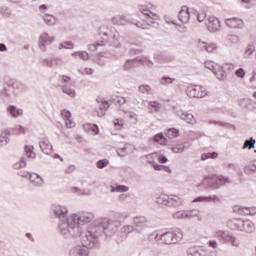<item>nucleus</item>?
<instances>
[{
    "label": "nucleus",
    "instance_id": "1",
    "mask_svg": "<svg viewBox=\"0 0 256 256\" xmlns=\"http://www.w3.org/2000/svg\"><path fill=\"white\" fill-rule=\"evenodd\" d=\"M92 219H95V214L85 211L79 214H71L66 220L59 222V232L65 239H72V237H79L80 235L82 241V245H76L70 250V256H89L88 247L97 245V233L90 230L81 233V228H79L80 223H91Z\"/></svg>",
    "mask_w": 256,
    "mask_h": 256
},
{
    "label": "nucleus",
    "instance_id": "2",
    "mask_svg": "<svg viewBox=\"0 0 256 256\" xmlns=\"http://www.w3.org/2000/svg\"><path fill=\"white\" fill-rule=\"evenodd\" d=\"M183 239V231L181 229H175L163 234L155 233L154 241L156 243L162 242L164 245H173L179 243Z\"/></svg>",
    "mask_w": 256,
    "mask_h": 256
},
{
    "label": "nucleus",
    "instance_id": "3",
    "mask_svg": "<svg viewBox=\"0 0 256 256\" xmlns=\"http://www.w3.org/2000/svg\"><path fill=\"white\" fill-rule=\"evenodd\" d=\"M153 7V5L143 6L139 5L138 10L139 13L143 14L144 17H146V22L137 21L135 25L139 27L140 29H149V25L151 23H155V21H159V16L157 13L152 12L150 9Z\"/></svg>",
    "mask_w": 256,
    "mask_h": 256
},
{
    "label": "nucleus",
    "instance_id": "4",
    "mask_svg": "<svg viewBox=\"0 0 256 256\" xmlns=\"http://www.w3.org/2000/svg\"><path fill=\"white\" fill-rule=\"evenodd\" d=\"M215 237L217 239H221L222 241H224V243H230L232 247H239L241 245V242L238 240L237 237L223 230H217L215 232Z\"/></svg>",
    "mask_w": 256,
    "mask_h": 256
},
{
    "label": "nucleus",
    "instance_id": "5",
    "mask_svg": "<svg viewBox=\"0 0 256 256\" xmlns=\"http://www.w3.org/2000/svg\"><path fill=\"white\" fill-rule=\"evenodd\" d=\"M215 237L217 239H221L222 241H224V243H230L232 247H239L241 245V242L238 240L237 237L223 230H217L215 232Z\"/></svg>",
    "mask_w": 256,
    "mask_h": 256
},
{
    "label": "nucleus",
    "instance_id": "6",
    "mask_svg": "<svg viewBox=\"0 0 256 256\" xmlns=\"http://www.w3.org/2000/svg\"><path fill=\"white\" fill-rule=\"evenodd\" d=\"M68 213L69 209L63 204L55 203L50 207V215L56 219H63V217H67Z\"/></svg>",
    "mask_w": 256,
    "mask_h": 256
},
{
    "label": "nucleus",
    "instance_id": "7",
    "mask_svg": "<svg viewBox=\"0 0 256 256\" xmlns=\"http://www.w3.org/2000/svg\"><path fill=\"white\" fill-rule=\"evenodd\" d=\"M205 67L206 69H209V71H213L214 75H216L217 79H219L220 81H223V79L227 77V74L223 70V66L213 61H206Z\"/></svg>",
    "mask_w": 256,
    "mask_h": 256
},
{
    "label": "nucleus",
    "instance_id": "8",
    "mask_svg": "<svg viewBox=\"0 0 256 256\" xmlns=\"http://www.w3.org/2000/svg\"><path fill=\"white\" fill-rule=\"evenodd\" d=\"M204 183L207 184L208 189H219L221 185L231 183V180L224 176H218L216 178H205Z\"/></svg>",
    "mask_w": 256,
    "mask_h": 256
},
{
    "label": "nucleus",
    "instance_id": "9",
    "mask_svg": "<svg viewBox=\"0 0 256 256\" xmlns=\"http://www.w3.org/2000/svg\"><path fill=\"white\" fill-rule=\"evenodd\" d=\"M103 227L108 237L115 235L117 231H119V227H121V222L116 220H104Z\"/></svg>",
    "mask_w": 256,
    "mask_h": 256
},
{
    "label": "nucleus",
    "instance_id": "10",
    "mask_svg": "<svg viewBox=\"0 0 256 256\" xmlns=\"http://www.w3.org/2000/svg\"><path fill=\"white\" fill-rule=\"evenodd\" d=\"M186 93L188 97H198L202 99L207 95V90L201 85H190L187 87Z\"/></svg>",
    "mask_w": 256,
    "mask_h": 256
},
{
    "label": "nucleus",
    "instance_id": "11",
    "mask_svg": "<svg viewBox=\"0 0 256 256\" xmlns=\"http://www.w3.org/2000/svg\"><path fill=\"white\" fill-rule=\"evenodd\" d=\"M55 41V37L50 36L49 33L44 32L39 36L38 39V47L41 51H45L47 49V45H51Z\"/></svg>",
    "mask_w": 256,
    "mask_h": 256
},
{
    "label": "nucleus",
    "instance_id": "12",
    "mask_svg": "<svg viewBox=\"0 0 256 256\" xmlns=\"http://www.w3.org/2000/svg\"><path fill=\"white\" fill-rule=\"evenodd\" d=\"M206 27L210 33H217L221 31V21L215 16H210L207 20Z\"/></svg>",
    "mask_w": 256,
    "mask_h": 256
},
{
    "label": "nucleus",
    "instance_id": "13",
    "mask_svg": "<svg viewBox=\"0 0 256 256\" xmlns=\"http://www.w3.org/2000/svg\"><path fill=\"white\" fill-rule=\"evenodd\" d=\"M224 23L229 29H243L245 27V22L241 18H226Z\"/></svg>",
    "mask_w": 256,
    "mask_h": 256
},
{
    "label": "nucleus",
    "instance_id": "14",
    "mask_svg": "<svg viewBox=\"0 0 256 256\" xmlns=\"http://www.w3.org/2000/svg\"><path fill=\"white\" fill-rule=\"evenodd\" d=\"M143 159L151 165L154 171H161V164H157V152H153L143 156Z\"/></svg>",
    "mask_w": 256,
    "mask_h": 256
},
{
    "label": "nucleus",
    "instance_id": "15",
    "mask_svg": "<svg viewBox=\"0 0 256 256\" xmlns=\"http://www.w3.org/2000/svg\"><path fill=\"white\" fill-rule=\"evenodd\" d=\"M29 181L33 187H43V185H45V179H43V176L35 172H32V174H30Z\"/></svg>",
    "mask_w": 256,
    "mask_h": 256
},
{
    "label": "nucleus",
    "instance_id": "16",
    "mask_svg": "<svg viewBox=\"0 0 256 256\" xmlns=\"http://www.w3.org/2000/svg\"><path fill=\"white\" fill-rule=\"evenodd\" d=\"M178 18L181 23H189L191 19V9L187 6H182L181 10L179 11Z\"/></svg>",
    "mask_w": 256,
    "mask_h": 256
},
{
    "label": "nucleus",
    "instance_id": "17",
    "mask_svg": "<svg viewBox=\"0 0 256 256\" xmlns=\"http://www.w3.org/2000/svg\"><path fill=\"white\" fill-rule=\"evenodd\" d=\"M197 45L198 47H200V49H204V51H207V53H213L217 51V45L213 42L207 43L203 40H198Z\"/></svg>",
    "mask_w": 256,
    "mask_h": 256
},
{
    "label": "nucleus",
    "instance_id": "18",
    "mask_svg": "<svg viewBox=\"0 0 256 256\" xmlns=\"http://www.w3.org/2000/svg\"><path fill=\"white\" fill-rule=\"evenodd\" d=\"M176 115H177V117L182 119V121H185L186 123H189L190 125H195V123H197L195 116H193V114H191V113H187V112L181 113L179 111H176Z\"/></svg>",
    "mask_w": 256,
    "mask_h": 256
},
{
    "label": "nucleus",
    "instance_id": "19",
    "mask_svg": "<svg viewBox=\"0 0 256 256\" xmlns=\"http://www.w3.org/2000/svg\"><path fill=\"white\" fill-rule=\"evenodd\" d=\"M11 131L8 129L3 130L0 133V147H7L9 141H11Z\"/></svg>",
    "mask_w": 256,
    "mask_h": 256
},
{
    "label": "nucleus",
    "instance_id": "20",
    "mask_svg": "<svg viewBox=\"0 0 256 256\" xmlns=\"http://www.w3.org/2000/svg\"><path fill=\"white\" fill-rule=\"evenodd\" d=\"M39 147L45 155H51L53 153V145L47 139L40 141Z\"/></svg>",
    "mask_w": 256,
    "mask_h": 256
},
{
    "label": "nucleus",
    "instance_id": "21",
    "mask_svg": "<svg viewBox=\"0 0 256 256\" xmlns=\"http://www.w3.org/2000/svg\"><path fill=\"white\" fill-rule=\"evenodd\" d=\"M186 219H197V221H203V215H201V211L197 209L186 210Z\"/></svg>",
    "mask_w": 256,
    "mask_h": 256
},
{
    "label": "nucleus",
    "instance_id": "22",
    "mask_svg": "<svg viewBox=\"0 0 256 256\" xmlns=\"http://www.w3.org/2000/svg\"><path fill=\"white\" fill-rule=\"evenodd\" d=\"M84 131L90 133L91 135H99V126L96 124L87 123L83 125Z\"/></svg>",
    "mask_w": 256,
    "mask_h": 256
},
{
    "label": "nucleus",
    "instance_id": "23",
    "mask_svg": "<svg viewBox=\"0 0 256 256\" xmlns=\"http://www.w3.org/2000/svg\"><path fill=\"white\" fill-rule=\"evenodd\" d=\"M133 223H134L135 229H141L145 227L147 223V218H145V216H136L133 218Z\"/></svg>",
    "mask_w": 256,
    "mask_h": 256
},
{
    "label": "nucleus",
    "instance_id": "24",
    "mask_svg": "<svg viewBox=\"0 0 256 256\" xmlns=\"http://www.w3.org/2000/svg\"><path fill=\"white\" fill-rule=\"evenodd\" d=\"M190 13L191 15H195L198 23H203V21L207 19V13H205V11H197L196 9L191 8Z\"/></svg>",
    "mask_w": 256,
    "mask_h": 256
},
{
    "label": "nucleus",
    "instance_id": "25",
    "mask_svg": "<svg viewBox=\"0 0 256 256\" xmlns=\"http://www.w3.org/2000/svg\"><path fill=\"white\" fill-rule=\"evenodd\" d=\"M112 127L115 129V131H121L123 127H125V119L123 118H114L112 121Z\"/></svg>",
    "mask_w": 256,
    "mask_h": 256
},
{
    "label": "nucleus",
    "instance_id": "26",
    "mask_svg": "<svg viewBox=\"0 0 256 256\" xmlns=\"http://www.w3.org/2000/svg\"><path fill=\"white\" fill-rule=\"evenodd\" d=\"M8 112L10 113L11 117H14L17 119V117H23V109L18 108L17 106H9Z\"/></svg>",
    "mask_w": 256,
    "mask_h": 256
},
{
    "label": "nucleus",
    "instance_id": "27",
    "mask_svg": "<svg viewBox=\"0 0 256 256\" xmlns=\"http://www.w3.org/2000/svg\"><path fill=\"white\" fill-rule=\"evenodd\" d=\"M139 61H143V59H131V60H127L124 63V69L125 71H131V69H135V67H137V64L139 63Z\"/></svg>",
    "mask_w": 256,
    "mask_h": 256
},
{
    "label": "nucleus",
    "instance_id": "28",
    "mask_svg": "<svg viewBox=\"0 0 256 256\" xmlns=\"http://www.w3.org/2000/svg\"><path fill=\"white\" fill-rule=\"evenodd\" d=\"M27 131L28 128L21 124H17L12 128L13 135H25Z\"/></svg>",
    "mask_w": 256,
    "mask_h": 256
},
{
    "label": "nucleus",
    "instance_id": "29",
    "mask_svg": "<svg viewBox=\"0 0 256 256\" xmlns=\"http://www.w3.org/2000/svg\"><path fill=\"white\" fill-rule=\"evenodd\" d=\"M153 141L154 143H158V145H163V146L167 145L168 143V140L165 137V135H163V133L156 134L153 138Z\"/></svg>",
    "mask_w": 256,
    "mask_h": 256
},
{
    "label": "nucleus",
    "instance_id": "30",
    "mask_svg": "<svg viewBox=\"0 0 256 256\" xmlns=\"http://www.w3.org/2000/svg\"><path fill=\"white\" fill-rule=\"evenodd\" d=\"M254 53H255V44L250 43L245 47L243 56L245 59H249V57H251V55H253Z\"/></svg>",
    "mask_w": 256,
    "mask_h": 256
},
{
    "label": "nucleus",
    "instance_id": "31",
    "mask_svg": "<svg viewBox=\"0 0 256 256\" xmlns=\"http://www.w3.org/2000/svg\"><path fill=\"white\" fill-rule=\"evenodd\" d=\"M155 201L158 205H169V195L160 194L155 198Z\"/></svg>",
    "mask_w": 256,
    "mask_h": 256
},
{
    "label": "nucleus",
    "instance_id": "32",
    "mask_svg": "<svg viewBox=\"0 0 256 256\" xmlns=\"http://www.w3.org/2000/svg\"><path fill=\"white\" fill-rule=\"evenodd\" d=\"M242 231L245 233H253L255 231V223H253L251 220L244 221Z\"/></svg>",
    "mask_w": 256,
    "mask_h": 256
},
{
    "label": "nucleus",
    "instance_id": "33",
    "mask_svg": "<svg viewBox=\"0 0 256 256\" xmlns=\"http://www.w3.org/2000/svg\"><path fill=\"white\" fill-rule=\"evenodd\" d=\"M24 151L28 159H35V157H37V154H35V147H33V145H26L24 147Z\"/></svg>",
    "mask_w": 256,
    "mask_h": 256
},
{
    "label": "nucleus",
    "instance_id": "34",
    "mask_svg": "<svg viewBox=\"0 0 256 256\" xmlns=\"http://www.w3.org/2000/svg\"><path fill=\"white\" fill-rule=\"evenodd\" d=\"M61 91L65 93V95H68V97H71L72 99L77 95V92L75 89L71 88L70 86L63 85L61 87Z\"/></svg>",
    "mask_w": 256,
    "mask_h": 256
},
{
    "label": "nucleus",
    "instance_id": "35",
    "mask_svg": "<svg viewBox=\"0 0 256 256\" xmlns=\"http://www.w3.org/2000/svg\"><path fill=\"white\" fill-rule=\"evenodd\" d=\"M111 193H127L129 187L125 185L111 186Z\"/></svg>",
    "mask_w": 256,
    "mask_h": 256
},
{
    "label": "nucleus",
    "instance_id": "36",
    "mask_svg": "<svg viewBox=\"0 0 256 256\" xmlns=\"http://www.w3.org/2000/svg\"><path fill=\"white\" fill-rule=\"evenodd\" d=\"M43 20L46 25H55L57 23V18L51 14H44Z\"/></svg>",
    "mask_w": 256,
    "mask_h": 256
},
{
    "label": "nucleus",
    "instance_id": "37",
    "mask_svg": "<svg viewBox=\"0 0 256 256\" xmlns=\"http://www.w3.org/2000/svg\"><path fill=\"white\" fill-rule=\"evenodd\" d=\"M255 143L256 140L253 137H251L244 142L242 149H255Z\"/></svg>",
    "mask_w": 256,
    "mask_h": 256
},
{
    "label": "nucleus",
    "instance_id": "38",
    "mask_svg": "<svg viewBox=\"0 0 256 256\" xmlns=\"http://www.w3.org/2000/svg\"><path fill=\"white\" fill-rule=\"evenodd\" d=\"M27 167V161L24 157H22L18 162L13 164V169L19 170V169H25Z\"/></svg>",
    "mask_w": 256,
    "mask_h": 256
},
{
    "label": "nucleus",
    "instance_id": "39",
    "mask_svg": "<svg viewBox=\"0 0 256 256\" xmlns=\"http://www.w3.org/2000/svg\"><path fill=\"white\" fill-rule=\"evenodd\" d=\"M255 171H256V160H253L248 165H246L244 168V172L247 174L255 173Z\"/></svg>",
    "mask_w": 256,
    "mask_h": 256
},
{
    "label": "nucleus",
    "instance_id": "40",
    "mask_svg": "<svg viewBox=\"0 0 256 256\" xmlns=\"http://www.w3.org/2000/svg\"><path fill=\"white\" fill-rule=\"evenodd\" d=\"M11 97V90L9 87H4L0 89V98L1 99H9Z\"/></svg>",
    "mask_w": 256,
    "mask_h": 256
},
{
    "label": "nucleus",
    "instance_id": "41",
    "mask_svg": "<svg viewBox=\"0 0 256 256\" xmlns=\"http://www.w3.org/2000/svg\"><path fill=\"white\" fill-rule=\"evenodd\" d=\"M122 113H125L127 115L128 119H134V121H139V118L135 112L118 110V115H122Z\"/></svg>",
    "mask_w": 256,
    "mask_h": 256
},
{
    "label": "nucleus",
    "instance_id": "42",
    "mask_svg": "<svg viewBox=\"0 0 256 256\" xmlns=\"http://www.w3.org/2000/svg\"><path fill=\"white\" fill-rule=\"evenodd\" d=\"M219 154L217 152H208L201 155L202 161H207V159H217Z\"/></svg>",
    "mask_w": 256,
    "mask_h": 256
},
{
    "label": "nucleus",
    "instance_id": "43",
    "mask_svg": "<svg viewBox=\"0 0 256 256\" xmlns=\"http://www.w3.org/2000/svg\"><path fill=\"white\" fill-rule=\"evenodd\" d=\"M174 219H187V210H178L173 214Z\"/></svg>",
    "mask_w": 256,
    "mask_h": 256
},
{
    "label": "nucleus",
    "instance_id": "44",
    "mask_svg": "<svg viewBox=\"0 0 256 256\" xmlns=\"http://www.w3.org/2000/svg\"><path fill=\"white\" fill-rule=\"evenodd\" d=\"M148 105L150 109H153L156 113H159V111H161V103H159L158 101H150L148 102Z\"/></svg>",
    "mask_w": 256,
    "mask_h": 256
},
{
    "label": "nucleus",
    "instance_id": "45",
    "mask_svg": "<svg viewBox=\"0 0 256 256\" xmlns=\"http://www.w3.org/2000/svg\"><path fill=\"white\" fill-rule=\"evenodd\" d=\"M75 44L71 41H65L59 44L58 49H74Z\"/></svg>",
    "mask_w": 256,
    "mask_h": 256
},
{
    "label": "nucleus",
    "instance_id": "46",
    "mask_svg": "<svg viewBox=\"0 0 256 256\" xmlns=\"http://www.w3.org/2000/svg\"><path fill=\"white\" fill-rule=\"evenodd\" d=\"M167 137H169V139H175V137H179V129H176V128L168 129Z\"/></svg>",
    "mask_w": 256,
    "mask_h": 256
},
{
    "label": "nucleus",
    "instance_id": "47",
    "mask_svg": "<svg viewBox=\"0 0 256 256\" xmlns=\"http://www.w3.org/2000/svg\"><path fill=\"white\" fill-rule=\"evenodd\" d=\"M247 207L245 206H240V205H235L233 206V212L238 213L239 215H245Z\"/></svg>",
    "mask_w": 256,
    "mask_h": 256
},
{
    "label": "nucleus",
    "instance_id": "48",
    "mask_svg": "<svg viewBox=\"0 0 256 256\" xmlns=\"http://www.w3.org/2000/svg\"><path fill=\"white\" fill-rule=\"evenodd\" d=\"M138 91L143 94H149L151 93V86L148 84H142L138 87Z\"/></svg>",
    "mask_w": 256,
    "mask_h": 256
},
{
    "label": "nucleus",
    "instance_id": "49",
    "mask_svg": "<svg viewBox=\"0 0 256 256\" xmlns=\"http://www.w3.org/2000/svg\"><path fill=\"white\" fill-rule=\"evenodd\" d=\"M156 159L158 163H167L169 161V159L167 158V156L163 155V152H156Z\"/></svg>",
    "mask_w": 256,
    "mask_h": 256
},
{
    "label": "nucleus",
    "instance_id": "50",
    "mask_svg": "<svg viewBox=\"0 0 256 256\" xmlns=\"http://www.w3.org/2000/svg\"><path fill=\"white\" fill-rule=\"evenodd\" d=\"M172 153H183L185 151L184 144H177L176 146L171 148Z\"/></svg>",
    "mask_w": 256,
    "mask_h": 256
},
{
    "label": "nucleus",
    "instance_id": "51",
    "mask_svg": "<svg viewBox=\"0 0 256 256\" xmlns=\"http://www.w3.org/2000/svg\"><path fill=\"white\" fill-rule=\"evenodd\" d=\"M122 233H125L126 235H129V233H133L135 231V226L133 225H126L121 228Z\"/></svg>",
    "mask_w": 256,
    "mask_h": 256
},
{
    "label": "nucleus",
    "instance_id": "52",
    "mask_svg": "<svg viewBox=\"0 0 256 256\" xmlns=\"http://www.w3.org/2000/svg\"><path fill=\"white\" fill-rule=\"evenodd\" d=\"M244 223H245V221H243V220H235L234 221V226H235L234 229L236 231H243Z\"/></svg>",
    "mask_w": 256,
    "mask_h": 256
},
{
    "label": "nucleus",
    "instance_id": "53",
    "mask_svg": "<svg viewBox=\"0 0 256 256\" xmlns=\"http://www.w3.org/2000/svg\"><path fill=\"white\" fill-rule=\"evenodd\" d=\"M219 201H221V198L217 195L206 196V203H219Z\"/></svg>",
    "mask_w": 256,
    "mask_h": 256
},
{
    "label": "nucleus",
    "instance_id": "54",
    "mask_svg": "<svg viewBox=\"0 0 256 256\" xmlns=\"http://www.w3.org/2000/svg\"><path fill=\"white\" fill-rule=\"evenodd\" d=\"M107 165H109V160H107V159L99 160L96 163V167L98 169H104V167H107Z\"/></svg>",
    "mask_w": 256,
    "mask_h": 256
},
{
    "label": "nucleus",
    "instance_id": "55",
    "mask_svg": "<svg viewBox=\"0 0 256 256\" xmlns=\"http://www.w3.org/2000/svg\"><path fill=\"white\" fill-rule=\"evenodd\" d=\"M61 115H62V119H64V121H67V120L71 119V117H72L71 111H69L67 109L62 110Z\"/></svg>",
    "mask_w": 256,
    "mask_h": 256
},
{
    "label": "nucleus",
    "instance_id": "56",
    "mask_svg": "<svg viewBox=\"0 0 256 256\" xmlns=\"http://www.w3.org/2000/svg\"><path fill=\"white\" fill-rule=\"evenodd\" d=\"M59 65H63V59L61 57L52 58V67H59Z\"/></svg>",
    "mask_w": 256,
    "mask_h": 256
},
{
    "label": "nucleus",
    "instance_id": "57",
    "mask_svg": "<svg viewBox=\"0 0 256 256\" xmlns=\"http://www.w3.org/2000/svg\"><path fill=\"white\" fill-rule=\"evenodd\" d=\"M175 79L169 78V77H163L160 80L161 85H170V83H173Z\"/></svg>",
    "mask_w": 256,
    "mask_h": 256
},
{
    "label": "nucleus",
    "instance_id": "58",
    "mask_svg": "<svg viewBox=\"0 0 256 256\" xmlns=\"http://www.w3.org/2000/svg\"><path fill=\"white\" fill-rule=\"evenodd\" d=\"M71 193H74V195H87V193L83 192L79 187H72Z\"/></svg>",
    "mask_w": 256,
    "mask_h": 256
},
{
    "label": "nucleus",
    "instance_id": "59",
    "mask_svg": "<svg viewBox=\"0 0 256 256\" xmlns=\"http://www.w3.org/2000/svg\"><path fill=\"white\" fill-rule=\"evenodd\" d=\"M76 167L73 164L68 165L65 169H64V173H66L67 175H70L71 173H74Z\"/></svg>",
    "mask_w": 256,
    "mask_h": 256
},
{
    "label": "nucleus",
    "instance_id": "60",
    "mask_svg": "<svg viewBox=\"0 0 256 256\" xmlns=\"http://www.w3.org/2000/svg\"><path fill=\"white\" fill-rule=\"evenodd\" d=\"M244 215H256V206L246 207V213Z\"/></svg>",
    "mask_w": 256,
    "mask_h": 256
},
{
    "label": "nucleus",
    "instance_id": "61",
    "mask_svg": "<svg viewBox=\"0 0 256 256\" xmlns=\"http://www.w3.org/2000/svg\"><path fill=\"white\" fill-rule=\"evenodd\" d=\"M33 172L22 171L18 172L19 177H23L24 179H30Z\"/></svg>",
    "mask_w": 256,
    "mask_h": 256
},
{
    "label": "nucleus",
    "instance_id": "62",
    "mask_svg": "<svg viewBox=\"0 0 256 256\" xmlns=\"http://www.w3.org/2000/svg\"><path fill=\"white\" fill-rule=\"evenodd\" d=\"M117 155H118V157H127V148H125V147L119 148L117 150Z\"/></svg>",
    "mask_w": 256,
    "mask_h": 256
},
{
    "label": "nucleus",
    "instance_id": "63",
    "mask_svg": "<svg viewBox=\"0 0 256 256\" xmlns=\"http://www.w3.org/2000/svg\"><path fill=\"white\" fill-rule=\"evenodd\" d=\"M179 201H180L179 196L169 195V205L173 203H179Z\"/></svg>",
    "mask_w": 256,
    "mask_h": 256
},
{
    "label": "nucleus",
    "instance_id": "64",
    "mask_svg": "<svg viewBox=\"0 0 256 256\" xmlns=\"http://www.w3.org/2000/svg\"><path fill=\"white\" fill-rule=\"evenodd\" d=\"M41 61L43 65H45L46 67H53L52 58L51 59L43 58Z\"/></svg>",
    "mask_w": 256,
    "mask_h": 256
}]
</instances>
